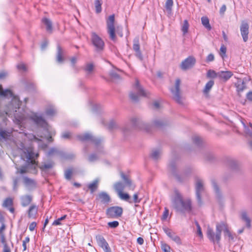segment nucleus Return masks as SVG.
<instances>
[{
  "label": "nucleus",
  "mask_w": 252,
  "mask_h": 252,
  "mask_svg": "<svg viewBox=\"0 0 252 252\" xmlns=\"http://www.w3.org/2000/svg\"><path fill=\"white\" fill-rule=\"evenodd\" d=\"M172 205L176 211L185 213L191 210V203L189 199H183L182 194L176 189L174 190V195L171 198Z\"/></svg>",
  "instance_id": "f257e3e1"
},
{
  "label": "nucleus",
  "mask_w": 252,
  "mask_h": 252,
  "mask_svg": "<svg viewBox=\"0 0 252 252\" xmlns=\"http://www.w3.org/2000/svg\"><path fill=\"white\" fill-rule=\"evenodd\" d=\"M20 105L21 102L19 100L16 98L13 99L11 102V105L13 106L14 107L12 110H10L6 114L9 117L10 115L13 114L14 116L13 121L14 123L22 126L25 125L27 117L23 110H22V111H20Z\"/></svg>",
  "instance_id": "f03ea898"
},
{
  "label": "nucleus",
  "mask_w": 252,
  "mask_h": 252,
  "mask_svg": "<svg viewBox=\"0 0 252 252\" xmlns=\"http://www.w3.org/2000/svg\"><path fill=\"white\" fill-rule=\"evenodd\" d=\"M30 119L33 121L38 126L41 127L47 133V135H45L44 138H46L49 142L53 141L52 137L54 135L56 132L54 130H50V127L45 119L40 115L36 113L32 114L30 117Z\"/></svg>",
  "instance_id": "7ed1b4c3"
},
{
  "label": "nucleus",
  "mask_w": 252,
  "mask_h": 252,
  "mask_svg": "<svg viewBox=\"0 0 252 252\" xmlns=\"http://www.w3.org/2000/svg\"><path fill=\"white\" fill-rule=\"evenodd\" d=\"M223 227H224V222H221L220 223L217 224L215 232L211 228H208L207 230V237L214 244H219L220 243L221 238L222 228Z\"/></svg>",
  "instance_id": "20e7f679"
},
{
  "label": "nucleus",
  "mask_w": 252,
  "mask_h": 252,
  "mask_svg": "<svg viewBox=\"0 0 252 252\" xmlns=\"http://www.w3.org/2000/svg\"><path fill=\"white\" fill-rule=\"evenodd\" d=\"M133 90L136 92H131L129 94L130 99L134 101L137 102L139 100V97H148L149 93L144 89V88L140 85L139 82L137 79L135 80V83L133 87Z\"/></svg>",
  "instance_id": "39448f33"
},
{
  "label": "nucleus",
  "mask_w": 252,
  "mask_h": 252,
  "mask_svg": "<svg viewBox=\"0 0 252 252\" xmlns=\"http://www.w3.org/2000/svg\"><path fill=\"white\" fill-rule=\"evenodd\" d=\"M22 157L27 159L29 165H31L32 167L34 169L37 165V163L35 160V158L38 157V153H35L33 152V149L32 147L25 148L23 149Z\"/></svg>",
  "instance_id": "423d86ee"
},
{
  "label": "nucleus",
  "mask_w": 252,
  "mask_h": 252,
  "mask_svg": "<svg viewBox=\"0 0 252 252\" xmlns=\"http://www.w3.org/2000/svg\"><path fill=\"white\" fill-rule=\"evenodd\" d=\"M145 127L144 122L140 119L133 118L130 120V126L126 125L122 129L125 135L128 134L132 129H142Z\"/></svg>",
  "instance_id": "0eeeda50"
},
{
  "label": "nucleus",
  "mask_w": 252,
  "mask_h": 252,
  "mask_svg": "<svg viewBox=\"0 0 252 252\" xmlns=\"http://www.w3.org/2000/svg\"><path fill=\"white\" fill-rule=\"evenodd\" d=\"M121 177L124 180L125 184L118 182L114 185V188L117 193L123 192L126 186H128L130 188L132 187L131 180L128 178V176L126 175L124 173H121Z\"/></svg>",
  "instance_id": "6e6552de"
},
{
  "label": "nucleus",
  "mask_w": 252,
  "mask_h": 252,
  "mask_svg": "<svg viewBox=\"0 0 252 252\" xmlns=\"http://www.w3.org/2000/svg\"><path fill=\"white\" fill-rule=\"evenodd\" d=\"M115 16L114 14L108 17L106 20L107 32L109 35L110 38L113 41L116 40L115 34V28L114 26Z\"/></svg>",
  "instance_id": "1a4fd4ad"
},
{
  "label": "nucleus",
  "mask_w": 252,
  "mask_h": 252,
  "mask_svg": "<svg viewBox=\"0 0 252 252\" xmlns=\"http://www.w3.org/2000/svg\"><path fill=\"white\" fill-rule=\"evenodd\" d=\"M77 138L79 140L81 141H91L97 147L98 152L99 153L101 152L100 149L101 148L99 146L101 142L100 139L94 137L91 134L89 133L78 135Z\"/></svg>",
  "instance_id": "9d476101"
},
{
  "label": "nucleus",
  "mask_w": 252,
  "mask_h": 252,
  "mask_svg": "<svg viewBox=\"0 0 252 252\" xmlns=\"http://www.w3.org/2000/svg\"><path fill=\"white\" fill-rule=\"evenodd\" d=\"M195 193L198 203L199 205L202 204L201 201V193L204 192L205 190L204 186V181L203 180L199 177L195 178Z\"/></svg>",
  "instance_id": "9b49d317"
},
{
  "label": "nucleus",
  "mask_w": 252,
  "mask_h": 252,
  "mask_svg": "<svg viewBox=\"0 0 252 252\" xmlns=\"http://www.w3.org/2000/svg\"><path fill=\"white\" fill-rule=\"evenodd\" d=\"M181 80L177 78L176 79L175 86L170 89V91L173 95V99L179 104H183V101L180 95V86Z\"/></svg>",
  "instance_id": "f8f14e48"
},
{
  "label": "nucleus",
  "mask_w": 252,
  "mask_h": 252,
  "mask_svg": "<svg viewBox=\"0 0 252 252\" xmlns=\"http://www.w3.org/2000/svg\"><path fill=\"white\" fill-rule=\"evenodd\" d=\"M91 41L93 45L95 47V50L97 52H101L104 47L103 40L95 32L92 33Z\"/></svg>",
  "instance_id": "ddd939ff"
},
{
  "label": "nucleus",
  "mask_w": 252,
  "mask_h": 252,
  "mask_svg": "<svg viewBox=\"0 0 252 252\" xmlns=\"http://www.w3.org/2000/svg\"><path fill=\"white\" fill-rule=\"evenodd\" d=\"M123 209L119 206H113L108 208L106 210V215L109 218H117L122 215Z\"/></svg>",
  "instance_id": "4468645a"
},
{
  "label": "nucleus",
  "mask_w": 252,
  "mask_h": 252,
  "mask_svg": "<svg viewBox=\"0 0 252 252\" xmlns=\"http://www.w3.org/2000/svg\"><path fill=\"white\" fill-rule=\"evenodd\" d=\"M164 232L169 237L172 241L175 242L178 245L182 244V241L179 236L173 231L171 229H169L166 226L162 227Z\"/></svg>",
  "instance_id": "2eb2a0df"
},
{
  "label": "nucleus",
  "mask_w": 252,
  "mask_h": 252,
  "mask_svg": "<svg viewBox=\"0 0 252 252\" xmlns=\"http://www.w3.org/2000/svg\"><path fill=\"white\" fill-rule=\"evenodd\" d=\"M195 62L196 60L193 57L189 56L182 62L180 67L182 70H186L192 67Z\"/></svg>",
  "instance_id": "dca6fc26"
},
{
  "label": "nucleus",
  "mask_w": 252,
  "mask_h": 252,
  "mask_svg": "<svg viewBox=\"0 0 252 252\" xmlns=\"http://www.w3.org/2000/svg\"><path fill=\"white\" fill-rule=\"evenodd\" d=\"M249 29L248 23L246 21H242L240 26V32L243 41L245 42L248 40Z\"/></svg>",
  "instance_id": "f3484780"
},
{
  "label": "nucleus",
  "mask_w": 252,
  "mask_h": 252,
  "mask_svg": "<svg viewBox=\"0 0 252 252\" xmlns=\"http://www.w3.org/2000/svg\"><path fill=\"white\" fill-rule=\"evenodd\" d=\"M233 76L230 71H220L218 72V78L223 82L228 80Z\"/></svg>",
  "instance_id": "a211bd4d"
},
{
  "label": "nucleus",
  "mask_w": 252,
  "mask_h": 252,
  "mask_svg": "<svg viewBox=\"0 0 252 252\" xmlns=\"http://www.w3.org/2000/svg\"><path fill=\"white\" fill-rule=\"evenodd\" d=\"M24 183L26 187L30 190L36 188V184L34 180L25 177L24 178Z\"/></svg>",
  "instance_id": "6ab92c4d"
},
{
  "label": "nucleus",
  "mask_w": 252,
  "mask_h": 252,
  "mask_svg": "<svg viewBox=\"0 0 252 252\" xmlns=\"http://www.w3.org/2000/svg\"><path fill=\"white\" fill-rule=\"evenodd\" d=\"M20 199L22 206L23 207H26L31 203L32 197L30 195H25L22 196L20 197Z\"/></svg>",
  "instance_id": "aec40b11"
},
{
  "label": "nucleus",
  "mask_w": 252,
  "mask_h": 252,
  "mask_svg": "<svg viewBox=\"0 0 252 252\" xmlns=\"http://www.w3.org/2000/svg\"><path fill=\"white\" fill-rule=\"evenodd\" d=\"M235 86L239 94L243 92L244 90L246 88V83L241 79H237V81L235 83Z\"/></svg>",
  "instance_id": "412c9836"
},
{
  "label": "nucleus",
  "mask_w": 252,
  "mask_h": 252,
  "mask_svg": "<svg viewBox=\"0 0 252 252\" xmlns=\"http://www.w3.org/2000/svg\"><path fill=\"white\" fill-rule=\"evenodd\" d=\"M98 197L101 202L103 203H107L110 201V197L109 195L105 192H100Z\"/></svg>",
  "instance_id": "4be33fe9"
},
{
  "label": "nucleus",
  "mask_w": 252,
  "mask_h": 252,
  "mask_svg": "<svg viewBox=\"0 0 252 252\" xmlns=\"http://www.w3.org/2000/svg\"><path fill=\"white\" fill-rule=\"evenodd\" d=\"M166 124V121L162 119H156L153 121L152 124L153 126L158 128L161 127Z\"/></svg>",
  "instance_id": "5701e85b"
},
{
  "label": "nucleus",
  "mask_w": 252,
  "mask_h": 252,
  "mask_svg": "<svg viewBox=\"0 0 252 252\" xmlns=\"http://www.w3.org/2000/svg\"><path fill=\"white\" fill-rule=\"evenodd\" d=\"M37 213V207L36 205H32L28 210V217L31 218H35Z\"/></svg>",
  "instance_id": "b1692460"
},
{
  "label": "nucleus",
  "mask_w": 252,
  "mask_h": 252,
  "mask_svg": "<svg viewBox=\"0 0 252 252\" xmlns=\"http://www.w3.org/2000/svg\"><path fill=\"white\" fill-rule=\"evenodd\" d=\"M99 180L96 179L88 185L89 189L92 193H94L97 189L98 186Z\"/></svg>",
  "instance_id": "393cba45"
},
{
  "label": "nucleus",
  "mask_w": 252,
  "mask_h": 252,
  "mask_svg": "<svg viewBox=\"0 0 252 252\" xmlns=\"http://www.w3.org/2000/svg\"><path fill=\"white\" fill-rule=\"evenodd\" d=\"M107 128L110 130H113L119 129L120 126V124L115 120H111L107 125Z\"/></svg>",
  "instance_id": "a878e982"
},
{
  "label": "nucleus",
  "mask_w": 252,
  "mask_h": 252,
  "mask_svg": "<svg viewBox=\"0 0 252 252\" xmlns=\"http://www.w3.org/2000/svg\"><path fill=\"white\" fill-rule=\"evenodd\" d=\"M222 231L224 232V237H228L229 241H233L234 240V236L229 230L227 225L224 223V227L222 228Z\"/></svg>",
  "instance_id": "bb28decb"
},
{
  "label": "nucleus",
  "mask_w": 252,
  "mask_h": 252,
  "mask_svg": "<svg viewBox=\"0 0 252 252\" xmlns=\"http://www.w3.org/2000/svg\"><path fill=\"white\" fill-rule=\"evenodd\" d=\"M161 155V151L159 149L153 150L151 154V157L155 160H158Z\"/></svg>",
  "instance_id": "cd10ccee"
},
{
  "label": "nucleus",
  "mask_w": 252,
  "mask_h": 252,
  "mask_svg": "<svg viewBox=\"0 0 252 252\" xmlns=\"http://www.w3.org/2000/svg\"><path fill=\"white\" fill-rule=\"evenodd\" d=\"M214 85V81L213 80H210L208 81L206 84L205 85V86L203 90V92L205 94H207L213 86Z\"/></svg>",
  "instance_id": "c85d7f7f"
},
{
  "label": "nucleus",
  "mask_w": 252,
  "mask_h": 252,
  "mask_svg": "<svg viewBox=\"0 0 252 252\" xmlns=\"http://www.w3.org/2000/svg\"><path fill=\"white\" fill-rule=\"evenodd\" d=\"M63 51L60 46H58L57 48V61L58 63H62L63 61Z\"/></svg>",
  "instance_id": "c756f323"
},
{
  "label": "nucleus",
  "mask_w": 252,
  "mask_h": 252,
  "mask_svg": "<svg viewBox=\"0 0 252 252\" xmlns=\"http://www.w3.org/2000/svg\"><path fill=\"white\" fill-rule=\"evenodd\" d=\"M8 96L10 97L12 96L11 91L8 89L3 90L2 86L0 85V96L7 97Z\"/></svg>",
  "instance_id": "7c9ffc66"
},
{
  "label": "nucleus",
  "mask_w": 252,
  "mask_h": 252,
  "mask_svg": "<svg viewBox=\"0 0 252 252\" xmlns=\"http://www.w3.org/2000/svg\"><path fill=\"white\" fill-rule=\"evenodd\" d=\"M42 22L46 26V30L48 32H51L52 31V22L48 18H43Z\"/></svg>",
  "instance_id": "2f4dec72"
},
{
  "label": "nucleus",
  "mask_w": 252,
  "mask_h": 252,
  "mask_svg": "<svg viewBox=\"0 0 252 252\" xmlns=\"http://www.w3.org/2000/svg\"><path fill=\"white\" fill-rule=\"evenodd\" d=\"M202 24L209 31L211 30V26L209 23V20L206 16H203L201 18Z\"/></svg>",
  "instance_id": "473e14b6"
},
{
  "label": "nucleus",
  "mask_w": 252,
  "mask_h": 252,
  "mask_svg": "<svg viewBox=\"0 0 252 252\" xmlns=\"http://www.w3.org/2000/svg\"><path fill=\"white\" fill-rule=\"evenodd\" d=\"M96 241L98 245L101 248L105 246L106 244H108V243L104 239V238L101 236H98L96 237Z\"/></svg>",
  "instance_id": "72a5a7b5"
},
{
  "label": "nucleus",
  "mask_w": 252,
  "mask_h": 252,
  "mask_svg": "<svg viewBox=\"0 0 252 252\" xmlns=\"http://www.w3.org/2000/svg\"><path fill=\"white\" fill-rule=\"evenodd\" d=\"M13 204V199L11 198H6L2 203V206L4 208H8L9 207L12 206Z\"/></svg>",
  "instance_id": "f704fd0d"
},
{
  "label": "nucleus",
  "mask_w": 252,
  "mask_h": 252,
  "mask_svg": "<svg viewBox=\"0 0 252 252\" xmlns=\"http://www.w3.org/2000/svg\"><path fill=\"white\" fill-rule=\"evenodd\" d=\"M94 69V65L92 63H87L84 67V70L88 74H91L93 72Z\"/></svg>",
  "instance_id": "c9c22d12"
},
{
  "label": "nucleus",
  "mask_w": 252,
  "mask_h": 252,
  "mask_svg": "<svg viewBox=\"0 0 252 252\" xmlns=\"http://www.w3.org/2000/svg\"><path fill=\"white\" fill-rule=\"evenodd\" d=\"M118 194L121 199L126 201H128L130 203L132 202V201L129 200L130 196L128 194L121 192V193H119Z\"/></svg>",
  "instance_id": "e433bc0d"
},
{
  "label": "nucleus",
  "mask_w": 252,
  "mask_h": 252,
  "mask_svg": "<svg viewBox=\"0 0 252 252\" xmlns=\"http://www.w3.org/2000/svg\"><path fill=\"white\" fill-rule=\"evenodd\" d=\"M102 1L100 0H94V6L95 8V12L97 13H99L101 10V5H102Z\"/></svg>",
  "instance_id": "4c0bfd02"
},
{
  "label": "nucleus",
  "mask_w": 252,
  "mask_h": 252,
  "mask_svg": "<svg viewBox=\"0 0 252 252\" xmlns=\"http://www.w3.org/2000/svg\"><path fill=\"white\" fill-rule=\"evenodd\" d=\"M242 219L246 223V225L248 228L251 227V220L248 217L247 214L246 212H243L242 213Z\"/></svg>",
  "instance_id": "58836bf2"
},
{
  "label": "nucleus",
  "mask_w": 252,
  "mask_h": 252,
  "mask_svg": "<svg viewBox=\"0 0 252 252\" xmlns=\"http://www.w3.org/2000/svg\"><path fill=\"white\" fill-rule=\"evenodd\" d=\"M212 184L213 188L216 192V195H217V197L220 198V195L219 188L217 185V182H216V181L215 180H212Z\"/></svg>",
  "instance_id": "ea45409f"
},
{
  "label": "nucleus",
  "mask_w": 252,
  "mask_h": 252,
  "mask_svg": "<svg viewBox=\"0 0 252 252\" xmlns=\"http://www.w3.org/2000/svg\"><path fill=\"white\" fill-rule=\"evenodd\" d=\"M243 125L246 134L252 137V124L250 123L249 126H246L244 124Z\"/></svg>",
  "instance_id": "a19ab883"
},
{
  "label": "nucleus",
  "mask_w": 252,
  "mask_h": 252,
  "mask_svg": "<svg viewBox=\"0 0 252 252\" xmlns=\"http://www.w3.org/2000/svg\"><path fill=\"white\" fill-rule=\"evenodd\" d=\"M133 49L135 52L140 51V45L138 38H135L133 40Z\"/></svg>",
  "instance_id": "79ce46f5"
},
{
  "label": "nucleus",
  "mask_w": 252,
  "mask_h": 252,
  "mask_svg": "<svg viewBox=\"0 0 252 252\" xmlns=\"http://www.w3.org/2000/svg\"><path fill=\"white\" fill-rule=\"evenodd\" d=\"M173 5V0H167L165 2V7L168 11L171 12L172 10V8Z\"/></svg>",
  "instance_id": "37998d69"
},
{
  "label": "nucleus",
  "mask_w": 252,
  "mask_h": 252,
  "mask_svg": "<svg viewBox=\"0 0 252 252\" xmlns=\"http://www.w3.org/2000/svg\"><path fill=\"white\" fill-rule=\"evenodd\" d=\"M99 158L98 154L93 153L91 154L88 157V160L91 162H94L97 160Z\"/></svg>",
  "instance_id": "c03bdc74"
},
{
  "label": "nucleus",
  "mask_w": 252,
  "mask_h": 252,
  "mask_svg": "<svg viewBox=\"0 0 252 252\" xmlns=\"http://www.w3.org/2000/svg\"><path fill=\"white\" fill-rule=\"evenodd\" d=\"M189 27V24L187 20H184V23L182 28V31L183 32L184 34H186L188 32V29Z\"/></svg>",
  "instance_id": "a18cd8bd"
},
{
  "label": "nucleus",
  "mask_w": 252,
  "mask_h": 252,
  "mask_svg": "<svg viewBox=\"0 0 252 252\" xmlns=\"http://www.w3.org/2000/svg\"><path fill=\"white\" fill-rule=\"evenodd\" d=\"M193 142L197 146H200L202 143L201 138L197 135H195L192 138Z\"/></svg>",
  "instance_id": "49530a36"
},
{
  "label": "nucleus",
  "mask_w": 252,
  "mask_h": 252,
  "mask_svg": "<svg viewBox=\"0 0 252 252\" xmlns=\"http://www.w3.org/2000/svg\"><path fill=\"white\" fill-rule=\"evenodd\" d=\"M207 77L212 78H218V73H216L214 70H209L207 73Z\"/></svg>",
  "instance_id": "de8ad7c7"
},
{
  "label": "nucleus",
  "mask_w": 252,
  "mask_h": 252,
  "mask_svg": "<svg viewBox=\"0 0 252 252\" xmlns=\"http://www.w3.org/2000/svg\"><path fill=\"white\" fill-rule=\"evenodd\" d=\"M10 136V133L8 132H7L5 130H0V137L3 139H7L8 138V137Z\"/></svg>",
  "instance_id": "09e8293b"
},
{
  "label": "nucleus",
  "mask_w": 252,
  "mask_h": 252,
  "mask_svg": "<svg viewBox=\"0 0 252 252\" xmlns=\"http://www.w3.org/2000/svg\"><path fill=\"white\" fill-rule=\"evenodd\" d=\"M67 216L66 215L62 216V217L59 218L58 219L55 220L53 222V225H59L61 224V221L64 220L66 218Z\"/></svg>",
  "instance_id": "8fccbe9b"
},
{
  "label": "nucleus",
  "mask_w": 252,
  "mask_h": 252,
  "mask_svg": "<svg viewBox=\"0 0 252 252\" xmlns=\"http://www.w3.org/2000/svg\"><path fill=\"white\" fill-rule=\"evenodd\" d=\"M161 248L164 252H170V246L165 243H161Z\"/></svg>",
  "instance_id": "3c124183"
},
{
  "label": "nucleus",
  "mask_w": 252,
  "mask_h": 252,
  "mask_svg": "<svg viewBox=\"0 0 252 252\" xmlns=\"http://www.w3.org/2000/svg\"><path fill=\"white\" fill-rule=\"evenodd\" d=\"M195 225L197 227V235L201 238L203 237V234L201 231V228L200 226L199 225L198 222L196 221H195Z\"/></svg>",
  "instance_id": "603ef678"
},
{
  "label": "nucleus",
  "mask_w": 252,
  "mask_h": 252,
  "mask_svg": "<svg viewBox=\"0 0 252 252\" xmlns=\"http://www.w3.org/2000/svg\"><path fill=\"white\" fill-rule=\"evenodd\" d=\"M72 174V170L71 169H67L65 171L64 176L67 180H70Z\"/></svg>",
  "instance_id": "864d4df0"
},
{
  "label": "nucleus",
  "mask_w": 252,
  "mask_h": 252,
  "mask_svg": "<svg viewBox=\"0 0 252 252\" xmlns=\"http://www.w3.org/2000/svg\"><path fill=\"white\" fill-rule=\"evenodd\" d=\"M16 168L17 169L16 174L20 173L24 174L26 173L27 172V168L25 166L22 167L20 169H19L17 165H16Z\"/></svg>",
  "instance_id": "5fc2aeb1"
},
{
  "label": "nucleus",
  "mask_w": 252,
  "mask_h": 252,
  "mask_svg": "<svg viewBox=\"0 0 252 252\" xmlns=\"http://www.w3.org/2000/svg\"><path fill=\"white\" fill-rule=\"evenodd\" d=\"M119 223L118 221H113L111 222H109L108 223V225L109 227L112 228H115L119 226Z\"/></svg>",
  "instance_id": "6e6d98bb"
},
{
  "label": "nucleus",
  "mask_w": 252,
  "mask_h": 252,
  "mask_svg": "<svg viewBox=\"0 0 252 252\" xmlns=\"http://www.w3.org/2000/svg\"><path fill=\"white\" fill-rule=\"evenodd\" d=\"M53 165L51 163H45L43 165H42L40 168L42 170H46L48 169H50L52 167Z\"/></svg>",
  "instance_id": "4d7b16f0"
},
{
  "label": "nucleus",
  "mask_w": 252,
  "mask_h": 252,
  "mask_svg": "<svg viewBox=\"0 0 252 252\" xmlns=\"http://www.w3.org/2000/svg\"><path fill=\"white\" fill-rule=\"evenodd\" d=\"M5 229V225L3 222L1 223V226L0 228V235L1 238H3L4 237V231Z\"/></svg>",
  "instance_id": "13d9d810"
},
{
  "label": "nucleus",
  "mask_w": 252,
  "mask_h": 252,
  "mask_svg": "<svg viewBox=\"0 0 252 252\" xmlns=\"http://www.w3.org/2000/svg\"><path fill=\"white\" fill-rule=\"evenodd\" d=\"M56 113L55 110L53 108H49L46 110V114L47 115L52 116Z\"/></svg>",
  "instance_id": "bf43d9fd"
},
{
  "label": "nucleus",
  "mask_w": 252,
  "mask_h": 252,
  "mask_svg": "<svg viewBox=\"0 0 252 252\" xmlns=\"http://www.w3.org/2000/svg\"><path fill=\"white\" fill-rule=\"evenodd\" d=\"M175 162L174 161H171L169 164L168 167L172 172H174V169H175Z\"/></svg>",
  "instance_id": "052dcab7"
},
{
  "label": "nucleus",
  "mask_w": 252,
  "mask_h": 252,
  "mask_svg": "<svg viewBox=\"0 0 252 252\" xmlns=\"http://www.w3.org/2000/svg\"><path fill=\"white\" fill-rule=\"evenodd\" d=\"M19 181V178L18 177H16L13 179V190H17Z\"/></svg>",
  "instance_id": "680f3d73"
},
{
  "label": "nucleus",
  "mask_w": 252,
  "mask_h": 252,
  "mask_svg": "<svg viewBox=\"0 0 252 252\" xmlns=\"http://www.w3.org/2000/svg\"><path fill=\"white\" fill-rule=\"evenodd\" d=\"M110 75L111 77L113 79H119L120 78L119 75L114 71H111L110 73Z\"/></svg>",
  "instance_id": "e2e57ef3"
},
{
  "label": "nucleus",
  "mask_w": 252,
  "mask_h": 252,
  "mask_svg": "<svg viewBox=\"0 0 252 252\" xmlns=\"http://www.w3.org/2000/svg\"><path fill=\"white\" fill-rule=\"evenodd\" d=\"M220 55L222 58H223L224 56L225 55L226 52V48L224 45H222L220 48Z\"/></svg>",
  "instance_id": "0e129e2a"
},
{
  "label": "nucleus",
  "mask_w": 252,
  "mask_h": 252,
  "mask_svg": "<svg viewBox=\"0 0 252 252\" xmlns=\"http://www.w3.org/2000/svg\"><path fill=\"white\" fill-rule=\"evenodd\" d=\"M71 136V133L68 131H65L62 133V137L64 139H69Z\"/></svg>",
  "instance_id": "69168bd1"
},
{
  "label": "nucleus",
  "mask_w": 252,
  "mask_h": 252,
  "mask_svg": "<svg viewBox=\"0 0 252 252\" xmlns=\"http://www.w3.org/2000/svg\"><path fill=\"white\" fill-rule=\"evenodd\" d=\"M169 214V210L167 208H164V211L163 212L162 217V220H165Z\"/></svg>",
  "instance_id": "338daca9"
},
{
  "label": "nucleus",
  "mask_w": 252,
  "mask_h": 252,
  "mask_svg": "<svg viewBox=\"0 0 252 252\" xmlns=\"http://www.w3.org/2000/svg\"><path fill=\"white\" fill-rule=\"evenodd\" d=\"M30 241V238L29 237H27L23 241V247L24 251H25L27 249L26 243H29Z\"/></svg>",
  "instance_id": "774afa93"
}]
</instances>
